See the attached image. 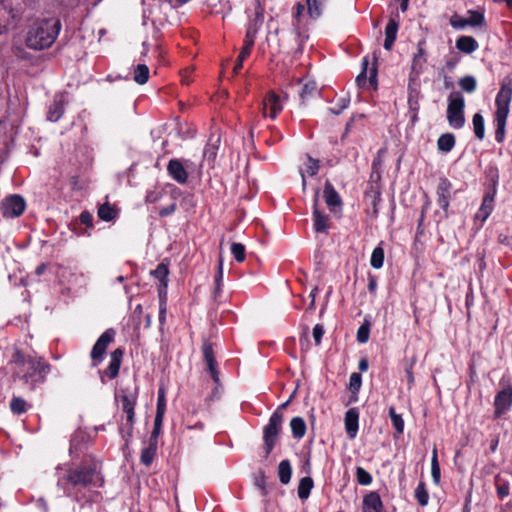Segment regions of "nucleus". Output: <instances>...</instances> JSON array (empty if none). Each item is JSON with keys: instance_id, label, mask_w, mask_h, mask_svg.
Instances as JSON below:
<instances>
[{"instance_id": "nucleus-9", "label": "nucleus", "mask_w": 512, "mask_h": 512, "mask_svg": "<svg viewBox=\"0 0 512 512\" xmlns=\"http://www.w3.org/2000/svg\"><path fill=\"white\" fill-rule=\"evenodd\" d=\"M319 193L320 189L317 188L313 200V227L317 233L327 234L330 227L329 216L319 210Z\"/></svg>"}, {"instance_id": "nucleus-40", "label": "nucleus", "mask_w": 512, "mask_h": 512, "mask_svg": "<svg viewBox=\"0 0 512 512\" xmlns=\"http://www.w3.org/2000/svg\"><path fill=\"white\" fill-rule=\"evenodd\" d=\"M459 86L461 87L462 90L468 92V93H472L475 91L476 89V79L473 77V76H470V75H467L465 77H462L459 82H458Z\"/></svg>"}, {"instance_id": "nucleus-20", "label": "nucleus", "mask_w": 512, "mask_h": 512, "mask_svg": "<svg viewBox=\"0 0 512 512\" xmlns=\"http://www.w3.org/2000/svg\"><path fill=\"white\" fill-rule=\"evenodd\" d=\"M382 501L378 493L370 492L363 499V512H381Z\"/></svg>"}, {"instance_id": "nucleus-57", "label": "nucleus", "mask_w": 512, "mask_h": 512, "mask_svg": "<svg viewBox=\"0 0 512 512\" xmlns=\"http://www.w3.org/2000/svg\"><path fill=\"white\" fill-rule=\"evenodd\" d=\"M349 99L346 97H342L338 100V103L335 107L330 108V112L339 115L344 109H346L349 105Z\"/></svg>"}, {"instance_id": "nucleus-56", "label": "nucleus", "mask_w": 512, "mask_h": 512, "mask_svg": "<svg viewBox=\"0 0 512 512\" xmlns=\"http://www.w3.org/2000/svg\"><path fill=\"white\" fill-rule=\"evenodd\" d=\"M450 24L455 29H461L468 25L467 18H463L457 14L451 16Z\"/></svg>"}, {"instance_id": "nucleus-38", "label": "nucleus", "mask_w": 512, "mask_h": 512, "mask_svg": "<svg viewBox=\"0 0 512 512\" xmlns=\"http://www.w3.org/2000/svg\"><path fill=\"white\" fill-rule=\"evenodd\" d=\"M431 474L432 478L435 484H439L441 472H440V465L438 462V456H437V449L434 447L432 452V459H431Z\"/></svg>"}, {"instance_id": "nucleus-15", "label": "nucleus", "mask_w": 512, "mask_h": 512, "mask_svg": "<svg viewBox=\"0 0 512 512\" xmlns=\"http://www.w3.org/2000/svg\"><path fill=\"white\" fill-rule=\"evenodd\" d=\"M167 170L170 176L178 183L183 184L187 182L188 174L183 164L179 160H170L167 166Z\"/></svg>"}, {"instance_id": "nucleus-27", "label": "nucleus", "mask_w": 512, "mask_h": 512, "mask_svg": "<svg viewBox=\"0 0 512 512\" xmlns=\"http://www.w3.org/2000/svg\"><path fill=\"white\" fill-rule=\"evenodd\" d=\"M156 451L157 443L149 440L148 446L142 450L140 458L141 463L144 464L145 466L151 465L155 457Z\"/></svg>"}, {"instance_id": "nucleus-64", "label": "nucleus", "mask_w": 512, "mask_h": 512, "mask_svg": "<svg viewBox=\"0 0 512 512\" xmlns=\"http://www.w3.org/2000/svg\"><path fill=\"white\" fill-rule=\"evenodd\" d=\"M80 221L81 223L87 225V226H91L92 225V221H93V217L92 215L87 212V211H84L80 214Z\"/></svg>"}, {"instance_id": "nucleus-12", "label": "nucleus", "mask_w": 512, "mask_h": 512, "mask_svg": "<svg viewBox=\"0 0 512 512\" xmlns=\"http://www.w3.org/2000/svg\"><path fill=\"white\" fill-rule=\"evenodd\" d=\"M324 199L332 213H337L341 209L342 200L338 192L334 189L330 181H326L324 187Z\"/></svg>"}, {"instance_id": "nucleus-14", "label": "nucleus", "mask_w": 512, "mask_h": 512, "mask_svg": "<svg viewBox=\"0 0 512 512\" xmlns=\"http://www.w3.org/2000/svg\"><path fill=\"white\" fill-rule=\"evenodd\" d=\"M496 194V184H493V188L491 191L487 192L483 198L482 205L479 211L476 213V219H480L481 221H485L487 217L493 210V202Z\"/></svg>"}, {"instance_id": "nucleus-50", "label": "nucleus", "mask_w": 512, "mask_h": 512, "mask_svg": "<svg viewBox=\"0 0 512 512\" xmlns=\"http://www.w3.org/2000/svg\"><path fill=\"white\" fill-rule=\"evenodd\" d=\"M11 410L16 414H21L26 411V402L20 397H14L10 403Z\"/></svg>"}, {"instance_id": "nucleus-48", "label": "nucleus", "mask_w": 512, "mask_h": 512, "mask_svg": "<svg viewBox=\"0 0 512 512\" xmlns=\"http://www.w3.org/2000/svg\"><path fill=\"white\" fill-rule=\"evenodd\" d=\"M231 253L237 262H243L245 260V247L243 244L232 243Z\"/></svg>"}, {"instance_id": "nucleus-31", "label": "nucleus", "mask_w": 512, "mask_h": 512, "mask_svg": "<svg viewBox=\"0 0 512 512\" xmlns=\"http://www.w3.org/2000/svg\"><path fill=\"white\" fill-rule=\"evenodd\" d=\"M313 479L311 477H303L298 485V497L300 499H307L313 488Z\"/></svg>"}, {"instance_id": "nucleus-7", "label": "nucleus", "mask_w": 512, "mask_h": 512, "mask_svg": "<svg viewBox=\"0 0 512 512\" xmlns=\"http://www.w3.org/2000/svg\"><path fill=\"white\" fill-rule=\"evenodd\" d=\"M114 335L115 331L108 329L98 338L91 351L92 366L96 367L102 361L107 347L114 340Z\"/></svg>"}, {"instance_id": "nucleus-3", "label": "nucleus", "mask_w": 512, "mask_h": 512, "mask_svg": "<svg viewBox=\"0 0 512 512\" xmlns=\"http://www.w3.org/2000/svg\"><path fill=\"white\" fill-rule=\"evenodd\" d=\"M60 29L61 23L57 18L37 20L27 32L26 45L34 50L46 49L55 42Z\"/></svg>"}, {"instance_id": "nucleus-55", "label": "nucleus", "mask_w": 512, "mask_h": 512, "mask_svg": "<svg viewBox=\"0 0 512 512\" xmlns=\"http://www.w3.org/2000/svg\"><path fill=\"white\" fill-rule=\"evenodd\" d=\"M362 383V377L359 373H352L349 380V389L352 392H358Z\"/></svg>"}, {"instance_id": "nucleus-49", "label": "nucleus", "mask_w": 512, "mask_h": 512, "mask_svg": "<svg viewBox=\"0 0 512 512\" xmlns=\"http://www.w3.org/2000/svg\"><path fill=\"white\" fill-rule=\"evenodd\" d=\"M257 29L255 27L250 26L247 29L244 46L242 48L247 49L249 51L252 50L254 45L255 37H256Z\"/></svg>"}, {"instance_id": "nucleus-28", "label": "nucleus", "mask_w": 512, "mask_h": 512, "mask_svg": "<svg viewBox=\"0 0 512 512\" xmlns=\"http://www.w3.org/2000/svg\"><path fill=\"white\" fill-rule=\"evenodd\" d=\"M365 198L370 200L371 209H368V213L371 214L372 217H377L378 215V204L380 202V192L378 190L371 189L365 193Z\"/></svg>"}, {"instance_id": "nucleus-6", "label": "nucleus", "mask_w": 512, "mask_h": 512, "mask_svg": "<svg viewBox=\"0 0 512 512\" xmlns=\"http://www.w3.org/2000/svg\"><path fill=\"white\" fill-rule=\"evenodd\" d=\"M512 99V78H505L500 91L496 97V112L495 115H507L509 114V105Z\"/></svg>"}, {"instance_id": "nucleus-53", "label": "nucleus", "mask_w": 512, "mask_h": 512, "mask_svg": "<svg viewBox=\"0 0 512 512\" xmlns=\"http://www.w3.org/2000/svg\"><path fill=\"white\" fill-rule=\"evenodd\" d=\"M370 328L368 323L362 324L357 331V340L360 343H366L369 339Z\"/></svg>"}, {"instance_id": "nucleus-29", "label": "nucleus", "mask_w": 512, "mask_h": 512, "mask_svg": "<svg viewBox=\"0 0 512 512\" xmlns=\"http://www.w3.org/2000/svg\"><path fill=\"white\" fill-rule=\"evenodd\" d=\"M290 427L294 438L300 439L306 433V424L303 418L294 417L290 422Z\"/></svg>"}, {"instance_id": "nucleus-8", "label": "nucleus", "mask_w": 512, "mask_h": 512, "mask_svg": "<svg viewBox=\"0 0 512 512\" xmlns=\"http://www.w3.org/2000/svg\"><path fill=\"white\" fill-rule=\"evenodd\" d=\"M25 207L26 203L23 197L11 195L2 202L0 210L3 217L14 218L19 217L24 212Z\"/></svg>"}, {"instance_id": "nucleus-42", "label": "nucleus", "mask_w": 512, "mask_h": 512, "mask_svg": "<svg viewBox=\"0 0 512 512\" xmlns=\"http://www.w3.org/2000/svg\"><path fill=\"white\" fill-rule=\"evenodd\" d=\"M389 415L391 417L392 424L396 429L397 433L402 434L404 430V421L402 417L396 413L394 407L389 408Z\"/></svg>"}, {"instance_id": "nucleus-60", "label": "nucleus", "mask_w": 512, "mask_h": 512, "mask_svg": "<svg viewBox=\"0 0 512 512\" xmlns=\"http://www.w3.org/2000/svg\"><path fill=\"white\" fill-rule=\"evenodd\" d=\"M324 334V328L321 324H316L313 328V337L316 345H320L321 338Z\"/></svg>"}, {"instance_id": "nucleus-59", "label": "nucleus", "mask_w": 512, "mask_h": 512, "mask_svg": "<svg viewBox=\"0 0 512 512\" xmlns=\"http://www.w3.org/2000/svg\"><path fill=\"white\" fill-rule=\"evenodd\" d=\"M367 66H368V60H367V58H364L363 69H362L361 73L356 78V82H357L358 86H360V87H362L366 84Z\"/></svg>"}, {"instance_id": "nucleus-18", "label": "nucleus", "mask_w": 512, "mask_h": 512, "mask_svg": "<svg viewBox=\"0 0 512 512\" xmlns=\"http://www.w3.org/2000/svg\"><path fill=\"white\" fill-rule=\"evenodd\" d=\"M359 413L355 408L349 409L345 414V429L349 439H354L358 431Z\"/></svg>"}, {"instance_id": "nucleus-11", "label": "nucleus", "mask_w": 512, "mask_h": 512, "mask_svg": "<svg viewBox=\"0 0 512 512\" xmlns=\"http://www.w3.org/2000/svg\"><path fill=\"white\" fill-rule=\"evenodd\" d=\"M282 108L280 97L274 91H269L263 99V115L266 116L267 110H269V117L274 119L282 111Z\"/></svg>"}, {"instance_id": "nucleus-63", "label": "nucleus", "mask_w": 512, "mask_h": 512, "mask_svg": "<svg viewBox=\"0 0 512 512\" xmlns=\"http://www.w3.org/2000/svg\"><path fill=\"white\" fill-rule=\"evenodd\" d=\"M175 210H176V203L173 202L172 204L161 208L159 211V215L161 217H166V216L172 214Z\"/></svg>"}, {"instance_id": "nucleus-33", "label": "nucleus", "mask_w": 512, "mask_h": 512, "mask_svg": "<svg viewBox=\"0 0 512 512\" xmlns=\"http://www.w3.org/2000/svg\"><path fill=\"white\" fill-rule=\"evenodd\" d=\"M133 79L136 83L143 85L149 79V68L145 64H138L134 69Z\"/></svg>"}, {"instance_id": "nucleus-39", "label": "nucleus", "mask_w": 512, "mask_h": 512, "mask_svg": "<svg viewBox=\"0 0 512 512\" xmlns=\"http://www.w3.org/2000/svg\"><path fill=\"white\" fill-rule=\"evenodd\" d=\"M371 266L375 269H380L384 263V250L382 247H376L371 255Z\"/></svg>"}, {"instance_id": "nucleus-36", "label": "nucleus", "mask_w": 512, "mask_h": 512, "mask_svg": "<svg viewBox=\"0 0 512 512\" xmlns=\"http://www.w3.org/2000/svg\"><path fill=\"white\" fill-rule=\"evenodd\" d=\"M475 136L482 140L485 135L484 119L480 113H476L472 119Z\"/></svg>"}, {"instance_id": "nucleus-26", "label": "nucleus", "mask_w": 512, "mask_h": 512, "mask_svg": "<svg viewBox=\"0 0 512 512\" xmlns=\"http://www.w3.org/2000/svg\"><path fill=\"white\" fill-rule=\"evenodd\" d=\"M455 145V137L451 133L442 134L438 141L437 147L441 152L447 153L450 152Z\"/></svg>"}, {"instance_id": "nucleus-25", "label": "nucleus", "mask_w": 512, "mask_h": 512, "mask_svg": "<svg viewBox=\"0 0 512 512\" xmlns=\"http://www.w3.org/2000/svg\"><path fill=\"white\" fill-rule=\"evenodd\" d=\"M98 217L103 221H111L118 215V210L109 202H105L98 208Z\"/></svg>"}, {"instance_id": "nucleus-5", "label": "nucleus", "mask_w": 512, "mask_h": 512, "mask_svg": "<svg viewBox=\"0 0 512 512\" xmlns=\"http://www.w3.org/2000/svg\"><path fill=\"white\" fill-rule=\"evenodd\" d=\"M464 98L460 93H452L448 97L447 120L454 129H460L464 126Z\"/></svg>"}, {"instance_id": "nucleus-32", "label": "nucleus", "mask_w": 512, "mask_h": 512, "mask_svg": "<svg viewBox=\"0 0 512 512\" xmlns=\"http://www.w3.org/2000/svg\"><path fill=\"white\" fill-rule=\"evenodd\" d=\"M507 115H495L496 131L495 139L498 143H502L505 137Z\"/></svg>"}, {"instance_id": "nucleus-30", "label": "nucleus", "mask_w": 512, "mask_h": 512, "mask_svg": "<svg viewBox=\"0 0 512 512\" xmlns=\"http://www.w3.org/2000/svg\"><path fill=\"white\" fill-rule=\"evenodd\" d=\"M292 469L289 460H282L278 466V476L282 484L286 485L290 482Z\"/></svg>"}, {"instance_id": "nucleus-13", "label": "nucleus", "mask_w": 512, "mask_h": 512, "mask_svg": "<svg viewBox=\"0 0 512 512\" xmlns=\"http://www.w3.org/2000/svg\"><path fill=\"white\" fill-rule=\"evenodd\" d=\"M66 104L67 100L63 94L56 95L52 105L49 107L47 119L51 122H57L62 117Z\"/></svg>"}, {"instance_id": "nucleus-46", "label": "nucleus", "mask_w": 512, "mask_h": 512, "mask_svg": "<svg viewBox=\"0 0 512 512\" xmlns=\"http://www.w3.org/2000/svg\"><path fill=\"white\" fill-rule=\"evenodd\" d=\"M304 10H305V7L301 3H298L295 7L294 18H295L296 23L294 24V30L298 37L301 36L300 25H301V17H302Z\"/></svg>"}, {"instance_id": "nucleus-47", "label": "nucleus", "mask_w": 512, "mask_h": 512, "mask_svg": "<svg viewBox=\"0 0 512 512\" xmlns=\"http://www.w3.org/2000/svg\"><path fill=\"white\" fill-rule=\"evenodd\" d=\"M356 478L359 484L361 485H369L372 482V476L368 471H366L362 467H357L356 469Z\"/></svg>"}, {"instance_id": "nucleus-17", "label": "nucleus", "mask_w": 512, "mask_h": 512, "mask_svg": "<svg viewBox=\"0 0 512 512\" xmlns=\"http://www.w3.org/2000/svg\"><path fill=\"white\" fill-rule=\"evenodd\" d=\"M123 357V350L120 348L115 349L111 353V360L107 367V369L104 371V374L108 376L110 379H114L119 374V369L121 366Z\"/></svg>"}, {"instance_id": "nucleus-44", "label": "nucleus", "mask_w": 512, "mask_h": 512, "mask_svg": "<svg viewBox=\"0 0 512 512\" xmlns=\"http://www.w3.org/2000/svg\"><path fill=\"white\" fill-rule=\"evenodd\" d=\"M163 418H164L163 414L155 415L154 428H153V431H152L150 439H149L150 441L158 443V437L160 435Z\"/></svg>"}, {"instance_id": "nucleus-61", "label": "nucleus", "mask_w": 512, "mask_h": 512, "mask_svg": "<svg viewBox=\"0 0 512 512\" xmlns=\"http://www.w3.org/2000/svg\"><path fill=\"white\" fill-rule=\"evenodd\" d=\"M222 277H223V260L221 258L219 261V265H218V272L215 277V284H216L215 292L216 293L220 290V284L222 281Z\"/></svg>"}, {"instance_id": "nucleus-19", "label": "nucleus", "mask_w": 512, "mask_h": 512, "mask_svg": "<svg viewBox=\"0 0 512 512\" xmlns=\"http://www.w3.org/2000/svg\"><path fill=\"white\" fill-rule=\"evenodd\" d=\"M121 402L123 411L127 414V422L129 425L126 437V442H128V439L132 436L135 402L134 400L130 399V397L127 395L122 396Z\"/></svg>"}, {"instance_id": "nucleus-4", "label": "nucleus", "mask_w": 512, "mask_h": 512, "mask_svg": "<svg viewBox=\"0 0 512 512\" xmlns=\"http://www.w3.org/2000/svg\"><path fill=\"white\" fill-rule=\"evenodd\" d=\"M284 417L276 410L270 417L268 424L263 429L264 450L268 456L273 450L280 433Z\"/></svg>"}, {"instance_id": "nucleus-45", "label": "nucleus", "mask_w": 512, "mask_h": 512, "mask_svg": "<svg viewBox=\"0 0 512 512\" xmlns=\"http://www.w3.org/2000/svg\"><path fill=\"white\" fill-rule=\"evenodd\" d=\"M468 17H467V23L470 26H480L484 22V16L482 13L475 11V10H469L468 11Z\"/></svg>"}, {"instance_id": "nucleus-23", "label": "nucleus", "mask_w": 512, "mask_h": 512, "mask_svg": "<svg viewBox=\"0 0 512 512\" xmlns=\"http://www.w3.org/2000/svg\"><path fill=\"white\" fill-rule=\"evenodd\" d=\"M424 44L425 40L418 42V52L414 55L412 60L411 71L416 75L421 73L423 65L426 62Z\"/></svg>"}, {"instance_id": "nucleus-21", "label": "nucleus", "mask_w": 512, "mask_h": 512, "mask_svg": "<svg viewBox=\"0 0 512 512\" xmlns=\"http://www.w3.org/2000/svg\"><path fill=\"white\" fill-rule=\"evenodd\" d=\"M202 351L204 358L206 360V363L208 365L209 371L214 379L215 382H218V373L216 371V360L213 355V348L212 344L208 341H205L202 346Z\"/></svg>"}, {"instance_id": "nucleus-34", "label": "nucleus", "mask_w": 512, "mask_h": 512, "mask_svg": "<svg viewBox=\"0 0 512 512\" xmlns=\"http://www.w3.org/2000/svg\"><path fill=\"white\" fill-rule=\"evenodd\" d=\"M327 0H307L308 14L311 18H318Z\"/></svg>"}, {"instance_id": "nucleus-16", "label": "nucleus", "mask_w": 512, "mask_h": 512, "mask_svg": "<svg viewBox=\"0 0 512 512\" xmlns=\"http://www.w3.org/2000/svg\"><path fill=\"white\" fill-rule=\"evenodd\" d=\"M511 483L512 474L509 472H501L495 477L497 494L501 499L509 494Z\"/></svg>"}, {"instance_id": "nucleus-51", "label": "nucleus", "mask_w": 512, "mask_h": 512, "mask_svg": "<svg viewBox=\"0 0 512 512\" xmlns=\"http://www.w3.org/2000/svg\"><path fill=\"white\" fill-rule=\"evenodd\" d=\"M320 168L319 160L307 156V164L305 172L310 176H315Z\"/></svg>"}, {"instance_id": "nucleus-10", "label": "nucleus", "mask_w": 512, "mask_h": 512, "mask_svg": "<svg viewBox=\"0 0 512 512\" xmlns=\"http://www.w3.org/2000/svg\"><path fill=\"white\" fill-rule=\"evenodd\" d=\"M496 418H500L512 406V386H507L499 391L494 400Z\"/></svg>"}, {"instance_id": "nucleus-35", "label": "nucleus", "mask_w": 512, "mask_h": 512, "mask_svg": "<svg viewBox=\"0 0 512 512\" xmlns=\"http://www.w3.org/2000/svg\"><path fill=\"white\" fill-rule=\"evenodd\" d=\"M151 273L155 278H157L161 282L163 287H167L169 270L168 266L165 263L162 262L158 264L156 269L153 270Z\"/></svg>"}, {"instance_id": "nucleus-54", "label": "nucleus", "mask_w": 512, "mask_h": 512, "mask_svg": "<svg viewBox=\"0 0 512 512\" xmlns=\"http://www.w3.org/2000/svg\"><path fill=\"white\" fill-rule=\"evenodd\" d=\"M166 410V399H165V391L163 388H160L158 391V399H157V409L156 414H165Z\"/></svg>"}, {"instance_id": "nucleus-41", "label": "nucleus", "mask_w": 512, "mask_h": 512, "mask_svg": "<svg viewBox=\"0 0 512 512\" xmlns=\"http://www.w3.org/2000/svg\"><path fill=\"white\" fill-rule=\"evenodd\" d=\"M220 138L217 137L214 143H209L204 150L203 158L208 162L212 163L217 155V143H219Z\"/></svg>"}, {"instance_id": "nucleus-22", "label": "nucleus", "mask_w": 512, "mask_h": 512, "mask_svg": "<svg viewBox=\"0 0 512 512\" xmlns=\"http://www.w3.org/2000/svg\"><path fill=\"white\" fill-rule=\"evenodd\" d=\"M398 28V22L391 18L385 28V40L383 46L386 50L392 49L393 44L396 40Z\"/></svg>"}, {"instance_id": "nucleus-24", "label": "nucleus", "mask_w": 512, "mask_h": 512, "mask_svg": "<svg viewBox=\"0 0 512 512\" xmlns=\"http://www.w3.org/2000/svg\"><path fill=\"white\" fill-rule=\"evenodd\" d=\"M456 48L466 54H471L478 48L477 41L471 36H461L456 40Z\"/></svg>"}, {"instance_id": "nucleus-1", "label": "nucleus", "mask_w": 512, "mask_h": 512, "mask_svg": "<svg viewBox=\"0 0 512 512\" xmlns=\"http://www.w3.org/2000/svg\"><path fill=\"white\" fill-rule=\"evenodd\" d=\"M57 485L67 496L78 499L79 493L95 484L97 477L96 465L83 461L76 466H61L57 468Z\"/></svg>"}, {"instance_id": "nucleus-52", "label": "nucleus", "mask_w": 512, "mask_h": 512, "mask_svg": "<svg viewBox=\"0 0 512 512\" xmlns=\"http://www.w3.org/2000/svg\"><path fill=\"white\" fill-rule=\"evenodd\" d=\"M451 183L446 178H441L437 187L438 196H450Z\"/></svg>"}, {"instance_id": "nucleus-2", "label": "nucleus", "mask_w": 512, "mask_h": 512, "mask_svg": "<svg viewBox=\"0 0 512 512\" xmlns=\"http://www.w3.org/2000/svg\"><path fill=\"white\" fill-rule=\"evenodd\" d=\"M10 363L14 366L13 376L22 379L25 383H31L33 387L37 382H44L50 372V365L42 358H33L16 350Z\"/></svg>"}, {"instance_id": "nucleus-62", "label": "nucleus", "mask_w": 512, "mask_h": 512, "mask_svg": "<svg viewBox=\"0 0 512 512\" xmlns=\"http://www.w3.org/2000/svg\"><path fill=\"white\" fill-rule=\"evenodd\" d=\"M377 58L374 56V63L370 69V76H369V82L372 86L376 85V77H377V65H376Z\"/></svg>"}, {"instance_id": "nucleus-58", "label": "nucleus", "mask_w": 512, "mask_h": 512, "mask_svg": "<svg viewBox=\"0 0 512 512\" xmlns=\"http://www.w3.org/2000/svg\"><path fill=\"white\" fill-rule=\"evenodd\" d=\"M251 51L247 50V49H244L242 48L241 49V52L237 58V61L235 63V66L233 68V72L234 74H237L239 72V70L242 68L243 66V61L246 57H248L250 55Z\"/></svg>"}, {"instance_id": "nucleus-37", "label": "nucleus", "mask_w": 512, "mask_h": 512, "mask_svg": "<svg viewBox=\"0 0 512 512\" xmlns=\"http://www.w3.org/2000/svg\"><path fill=\"white\" fill-rule=\"evenodd\" d=\"M317 93V85L314 81H309L305 83L300 92V97L303 103H305L310 98L314 97Z\"/></svg>"}, {"instance_id": "nucleus-43", "label": "nucleus", "mask_w": 512, "mask_h": 512, "mask_svg": "<svg viewBox=\"0 0 512 512\" xmlns=\"http://www.w3.org/2000/svg\"><path fill=\"white\" fill-rule=\"evenodd\" d=\"M415 497L421 506H425L428 503L429 495L425 488V484L420 482L415 490Z\"/></svg>"}]
</instances>
